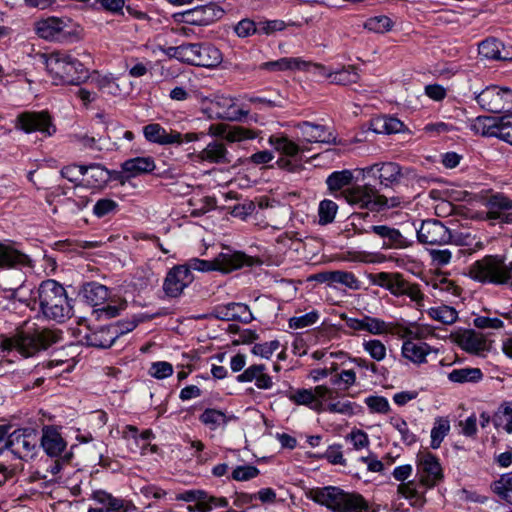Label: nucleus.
<instances>
[{
    "instance_id": "f257e3e1",
    "label": "nucleus",
    "mask_w": 512,
    "mask_h": 512,
    "mask_svg": "<svg viewBox=\"0 0 512 512\" xmlns=\"http://www.w3.org/2000/svg\"><path fill=\"white\" fill-rule=\"evenodd\" d=\"M444 481V470L439 459L431 452H421L416 458L415 479L400 483L397 493L410 501L412 506H423L425 494Z\"/></svg>"
},
{
    "instance_id": "f03ea898",
    "label": "nucleus",
    "mask_w": 512,
    "mask_h": 512,
    "mask_svg": "<svg viewBox=\"0 0 512 512\" xmlns=\"http://www.w3.org/2000/svg\"><path fill=\"white\" fill-rule=\"evenodd\" d=\"M306 496L332 512H376L360 493L348 492L337 486L312 488Z\"/></svg>"
},
{
    "instance_id": "7ed1b4c3",
    "label": "nucleus",
    "mask_w": 512,
    "mask_h": 512,
    "mask_svg": "<svg viewBox=\"0 0 512 512\" xmlns=\"http://www.w3.org/2000/svg\"><path fill=\"white\" fill-rule=\"evenodd\" d=\"M40 312L49 320L64 322L73 316V306L65 288L56 280L42 281L37 290Z\"/></svg>"
},
{
    "instance_id": "20e7f679",
    "label": "nucleus",
    "mask_w": 512,
    "mask_h": 512,
    "mask_svg": "<svg viewBox=\"0 0 512 512\" xmlns=\"http://www.w3.org/2000/svg\"><path fill=\"white\" fill-rule=\"evenodd\" d=\"M61 338L62 332L57 329H35L32 333L21 331L13 337L0 336V349L17 350L22 356L31 357L59 342Z\"/></svg>"
},
{
    "instance_id": "39448f33",
    "label": "nucleus",
    "mask_w": 512,
    "mask_h": 512,
    "mask_svg": "<svg viewBox=\"0 0 512 512\" xmlns=\"http://www.w3.org/2000/svg\"><path fill=\"white\" fill-rule=\"evenodd\" d=\"M471 279L482 284L509 285L512 287V261L505 263L499 255H486L469 267Z\"/></svg>"
},
{
    "instance_id": "423d86ee",
    "label": "nucleus",
    "mask_w": 512,
    "mask_h": 512,
    "mask_svg": "<svg viewBox=\"0 0 512 512\" xmlns=\"http://www.w3.org/2000/svg\"><path fill=\"white\" fill-rule=\"evenodd\" d=\"M47 71L61 83L79 85L88 78V71L72 55L56 51L45 55Z\"/></svg>"
},
{
    "instance_id": "0eeeda50",
    "label": "nucleus",
    "mask_w": 512,
    "mask_h": 512,
    "mask_svg": "<svg viewBox=\"0 0 512 512\" xmlns=\"http://www.w3.org/2000/svg\"><path fill=\"white\" fill-rule=\"evenodd\" d=\"M361 171L363 177L378 179L380 186L383 188L394 189L400 185L408 186L417 178L414 168L404 167L396 162L375 163Z\"/></svg>"
},
{
    "instance_id": "6e6552de",
    "label": "nucleus",
    "mask_w": 512,
    "mask_h": 512,
    "mask_svg": "<svg viewBox=\"0 0 512 512\" xmlns=\"http://www.w3.org/2000/svg\"><path fill=\"white\" fill-rule=\"evenodd\" d=\"M253 263L254 259L245 253L227 250V252L220 253L211 261L192 258L183 266L187 267L190 272L191 270H197L201 272L220 271L229 273L244 266H252Z\"/></svg>"
},
{
    "instance_id": "1a4fd4ad",
    "label": "nucleus",
    "mask_w": 512,
    "mask_h": 512,
    "mask_svg": "<svg viewBox=\"0 0 512 512\" xmlns=\"http://www.w3.org/2000/svg\"><path fill=\"white\" fill-rule=\"evenodd\" d=\"M378 194L379 190L370 184L353 185L336 195V198H343L355 209H366L371 212H379L380 206H378Z\"/></svg>"
},
{
    "instance_id": "9d476101",
    "label": "nucleus",
    "mask_w": 512,
    "mask_h": 512,
    "mask_svg": "<svg viewBox=\"0 0 512 512\" xmlns=\"http://www.w3.org/2000/svg\"><path fill=\"white\" fill-rule=\"evenodd\" d=\"M220 0H207L206 4L199 5L183 13L176 14L175 20L188 25L207 26L221 19L224 9L217 2Z\"/></svg>"
},
{
    "instance_id": "9b49d317",
    "label": "nucleus",
    "mask_w": 512,
    "mask_h": 512,
    "mask_svg": "<svg viewBox=\"0 0 512 512\" xmlns=\"http://www.w3.org/2000/svg\"><path fill=\"white\" fill-rule=\"evenodd\" d=\"M7 440L8 450L21 460L27 461L36 454L39 438L33 428L16 429L8 433Z\"/></svg>"
},
{
    "instance_id": "f8f14e48",
    "label": "nucleus",
    "mask_w": 512,
    "mask_h": 512,
    "mask_svg": "<svg viewBox=\"0 0 512 512\" xmlns=\"http://www.w3.org/2000/svg\"><path fill=\"white\" fill-rule=\"evenodd\" d=\"M476 101L482 109L492 113L509 110L512 105V90L490 86L476 95Z\"/></svg>"
},
{
    "instance_id": "ddd939ff",
    "label": "nucleus",
    "mask_w": 512,
    "mask_h": 512,
    "mask_svg": "<svg viewBox=\"0 0 512 512\" xmlns=\"http://www.w3.org/2000/svg\"><path fill=\"white\" fill-rule=\"evenodd\" d=\"M416 232L418 241L424 245L442 246L453 241L450 229L437 219L423 220Z\"/></svg>"
},
{
    "instance_id": "4468645a",
    "label": "nucleus",
    "mask_w": 512,
    "mask_h": 512,
    "mask_svg": "<svg viewBox=\"0 0 512 512\" xmlns=\"http://www.w3.org/2000/svg\"><path fill=\"white\" fill-rule=\"evenodd\" d=\"M17 127L26 133L38 131L47 136L53 135L56 131L52 118L47 111L23 112L19 114L17 116Z\"/></svg>"
},
{
    "instance_id": "2eb2a0df",
    "label": "nucleus",
    "mask_w": 512,
    "mask_h": 512,
    "mask_svg": "<svg viewBox=\"0 0 512 512\" xmlns=\"http://www.w3.org/2000/svg\"><path fill=\"white\" fill-rule=\"evenodd\" d=\"M67 22L63 18L47 17L37 20L34 23V31L37 36L47 41H64L68 38L66 31Z\"/></svg>"
},
{
    "instance_id": "dca6fc26",
    "label": "nucleus",
    "mask_w": 512,
    "mask_h": 512,
    "mask_svg": "<svg viewBox=\"0 0 512 512\" xmlns=\"http://www.w3.org/2000/svg\"><path fill=\"white\" fill-rule=\"evenodd\" d=\"M193 280V274L188 271V268L178 265L167 273L163 283V290L167 296L175 298L180 296Z\"/></svg>"
},
{
    "instance_id": "f3484780",
    "label": "nucleus",
    "mask_w": 512,
    "mask_h": 512,
    "mask_svg": "<svg viewBox=\"0 0 512 512\" xmlns=\"http://www.w3.org/2000/svg\"><path fill=\"white\" fill-rule=\"evenodd\" d=\"M487 208L486 218L502 223H512V199L503 193L489 196L484 203Z\"/></svg>"
},
{
    "instance_id": "a211bd4d",
    "label": "nucleus",
    "mask_w": 512,
    "mask_h": 512,
    "mask_svg": "<svg viewBox=\"0 0 512 512\" xmlns=\"http://www.w3.org/2000/svg\"><path fill=\"white\" fill-rule=\"evenodd\" d=\"M371 232L383 239V248L386 249H404L412 244L398 229L387 225H372L369 229L357 231L358 234Z\"/></svg>"
},
{
    "instance_id": "6ab92c4d",
    "label": "nucleus",
    "mask_w": 512,
    "mask_h": 512,
    "mask_svg": "<svg viewBox=\"0 0 512 512\" xmlns=\"http://www.w3.org/2000/svg\"><path fill=\"white\" fill-rule=\"evenodd\" d=\"M209 134L229 143L241 142L258 137L259 132L243 126L215 124L209 127Z\"/></svg>"
},
{
    "instance_id": "aec40b11",
    "label": "nucleus",
    "mask_w": 512,
    "mask_h": 512,
    "mask_svg": "<svg viewBox=\"0 0 512 512\" xmlns=\"http://www.w3.org/2000/svg\"><path fill=\"white\" fill-rule=\"evenodd\" d=\"M212 315L222 321H239L245 324L253 320V315L248 305L236 302L216 306Z\"/></svg>"
},
{
    "instance_id": "412c9836",
    "label": "nucleus",
    "mask_w": 512,
    "mask_h": 512,
    "mask_svg": "<svg viewBox=\"0 0 512 512\" xmlns=\"http://www.w3.org/2000/svg\"><path fill=\"white\" fill-rule=\"evenodd\" d=\"M319 75L330 80L331 83L337 85H350L357 83L360 79L357 69L353 65L343 66L339 70L331 71L321 64L312 65Z\"/></svg>"
},
{
    "instance_id": "4be33fe9",
    "label": "nucleus",
    "mask_w": 512,
    "mask_h": 512,
    "mask_svg": "<svg viewBox=\"0 0 512 512\" xmlns=\"http://www.w3.org/2000/svg\"><path fill=\"white\" fill-rule=\"evenodd\" d=\"M120 335L119 327L109 325L87 333L83 340L87 346L106 349L111 347Z\"/></svg>"
},
{
    "instance_id": "5701e85b",
    "label": "nucleus",
    "mask_w": 512,
    "mask_h": 512,
    "mask_svg": "<svg viewBox=\"0 0 512 512\" xmlns=\"http://www.w3.org/2000/svg\"><path fill=\"white\" fill-rule=\"evenodd\" d=\"M479 55L488 60H512V47H507L496 38H488L478 46Z\"/></svg>"
},
{
    "instance_id": "b1692460",
    "label": "nucleus",
    "mask_w": 512,
    "mask_h": 512,
    "mask_svg": "<svg viewBox=\"0 0 512 512\" xmlns=\"http://www.w3.org/2000/svg\"><path fill=\"white\" fill-rule=\"evenodd\" d=\"M147 141L160 145L181 144L182 134L177 131H166L160 124L151 123L143 127Z\"/></svg>"
},
{
    "instance_id": "393cba45",
    "label": "nucleus",
    "mask_w": 512,
    "mask_h": 512,
    "mask_svg": "<svg viewBox=\"0 0 512 512\" xmlns=\"http://www.w3.org/2000/svg\"><path fill=\"white\" fill-rule=\"evenodd\" d=\"M345 324L348 328L356 331H367L373 335H381L388 332L385 321L365 315L363 318L345 317Z\"/></svg>"
},
{
    "instance_id": "a878e982",
    "label": "nucleus",
    "mask_w": 512,
    "mask_h": 512,
    "mask_svg": "<svg viewBox=\"0 0 512 512\" xmlns=\"http://www.w3.org/2000/svg\"><path fill=\"white\" fill-rule=\"evenodd\" d=\"M66 441L61 436L58 429L54 426L43 428L41 437V446L50 457H58L66 448Z\"/></svg>"
},
{
    "instance_id": "bb28decb",
    "label": "nucleus",
    "mask_w": 512,
    "mask_h": 512,
    "mask_svg": "<svg viewBox=\"0 0 512 512\" xmlns=\"http://www.w3.org/2000/svg\"><path fill=\"white\" fill-rule=\"evenodd\" d=\"M265 371V365L254 364L246 368L243 373L239 374L236 380L241 383L255 381V385L258 389L268 390L272 388L273 381L271 376Z\"/></svg>"
},
{
    "instance_id": "cd10ccee",
    "label": "nucleus",
    "mask_w": 512,
    "mask_h": 512,
    "mask_svg": "<svg viewBox=\"0 0 512 512\" xmlns=\"http://www.w3.org/2000/svg\"><path fill=\"white\" fill-rule=\"evenodd\" d=\"M85 178L86 186L90 188H101L105 186L112 177V172L102 164L92 163L81 165Z\"/></svg>"
},
{
    "instance_id": "c85d7f7f",
    "label": "nucleus",
    "mask_w": 512,
    "mask_h": 512,
    "mask_svg": "<svg viewBox=\"0 0 512 512\" xmlns=\"http://www.w3.org/2000/svg\"><path fill=\"white\" fill-rule=\"evenodd\" d=\"M504 115L499 117L479 116L472 123V129L483 136L502 139Z\"/></svg>"
},
{
    "instance_id": "c756f323",
    "label": "nucleus",
    "mask_w": 512,
    "mask_h": 512,
    "mask_svg": "<svg viewBox=\"0 0 512 512\" xmlns=\"http://www.w3.org/2000/svg\"><path fill=\"white\" fill-rule=\"evenodd\" d=\"M198 157L202 161L215 164H229L232 161L225 144L218 140L210 142L199 152Z\"/></svg>"
},
{
    "instance_id": "7c9ffc66",
    "label": "nucleus",
    "mask_w": 512,
    "mask_h": 512,
    "mask_svg": "<svg viewBox=\"0 0 512 512\" xmlns=\"http://www.w3.org/2000/svg\"><path fill=\"white\" fill-rule=\"evenodd\" d=\"M304 139L310 143H332L335 137L324 125L304 121L298 125Z\"/></svg>"
},
{
    "instance_id": "2f4dec72",
    "label": "nucleus",
    "mask_w": 512,
    "mask_h": 512,
    "mask_svg": "<svg viewBox=\"0 0 512 512\" xmlns=\"http://www.w3.org/2000/svg\"><path fill=\"white\" fill-rule=\"evenodd\" d=\"M81 292L87 303L94 307L102 306L110 299L109 289L98 282L85 283Z\"/></svg>"
},
{
    "instance_id": "473e14b6",
    "label": "nucleus",
    "mask_w": 512,
    "mask_h": 512,
    "mask_svg": "<svg viewBox=\"0 0 512 512\" xmlns=\"http://www.w3.org/2000/svg\"><path fill=\"white\" fill-rule=\"evenodd\" d=\"M156 165L152 157H135L124 161L121 165L122 172L128 177H136L141 174L150 173Z\"/></svg>"
},
{
    "instance_id": "72a5a7b5",
    "label": "nucleus",
    "mask_w": 512,
    "mask_h": 512,
    "mask_svg": "<svg viewBox=\"0 0 512 512\" xmlns=\"http://www.w3.org/2000/svg\"><path fill=\"white\" fill-rule=\"evenodd\" d=\"M457 342L465 351L470 353H479L487 347L485 337L472 329L460 333Z\"/></svg>"
},
{
    "instance_id": "f704fd0d",
    "label": "nucleus",
    "mask_w": 512,
    "mask_h": 512,
    "mask_svg": "<svg viewBox=\"0 0 512 512\" xmlns=\"http://www.w3.org/2000/svg\"><path fill=\"white\" fill-rule=\"evenodd\" d=\"M221 51L212 44H199L195 66L212 68L222 62Z\"/></svg>"
},
{
    "instance_id": "c9c22d12",
    "label": "nucleus",
    "mask_w": 512,
    "mask_h": 512,
    "mask_svg": "<svg viewBox=\"0 0 512 512\" xmlns=\"http://www.w3.org/2000/svg\"><path fill=\"white\" fill-rule=\"evenodd\" d=\"M30 259L20 251L0 244V268H10L16 266H28Z\"/></svg>"
},
{
    "instance_id": "e433bc0d",
    "label": "nucleus",
    "mask_w": 512,
    "mask_h": 512,
    "mask_svg": "<svg viewBox=\"0 0 512 512\" xmlns=\"http://www.w3.org/2000/svg\"><path fill=\"white\" fill-rule=\"evenodd\" d=\"M285 396L296 405H304L317 412L322 411L323 404L320 400L315 399L312 389H296L285 393Z\"/></svg>"
},
{
    "instance_id": "4c0bfd02",
    "label": "nucleus",
    "mask_w": 512,
    "mask_h": 512,
    "mask_svg": "<svg viewBox=\"0 0 512 512\" xmlns=\"http://www.w3.org/2000/svg\"><path fill=\"white\" fill-rule=\"evenodd\" d=\"M492 423L497 430L512 433V401L503 402L492 416Z\"/></svg>"
},
{
    "instance_id": "58836bf2",
    "label": "nucleus",
    "mask_w": 512,
    "mask_h": 512,
    "mask_svg": "<svg viewBox=\"0 0 512 512\" xmlns=\"http://www.w3.org/2000/svg\"><path fill=\"white\" fill-rule=\"evenodd\" d=\"M199 44H182L179 46H171L165 50L166 55L176 58L181 62L191 65L196 64L197 51Z\"/></svg>"
},
{
    "instance_id": "ea45409f",
    "label": "nucleus",
    "mask_w": 512,
    "mask_h": 512,
    "mask_svg": "<svg viewBox=\"0 0 512 512\" xmlns=\"http://www.w3.org/2000/svg\"><path fill=\"white\" fill-rule=\"evenodd\" d=\"M354 176L351 170H341L331 173L327 179L326 184L330 192H342L346 188L351 187Z\"/></svg>"
},
{
    "instance_id": "a19ab883",
    "label": "nucleus",
    "mask_w": 512,
    "mask_h": 512,
    "mask_svg": "<svg viewBox=\"0 0 512 512\" xmlns=\"http://www.w3.org/2000/svg\"><path fill=\"white\" fill-rule=\"evenodd\" d=\"M429 353V346L423 342L407 340L403 343L402 354L414 363H423Z\"/></svg>"
},
{
    "instance_id": "79ce46f5",
    "label": "nucleus",
    "mask_w": 512,
    "mask_h": 512,
    "mask_svg": "<svg viewBox=\"0 0 512 512\" xmlns=\"http://www.w3.org/2000/svg\"><path fill=\"white\" fill-rule=\"evenodd\" d=\"M447 377L453 383H477L483 378V373L479 368L464 367L453 369Z\"/></svg>"
},
{
    "instance_id": "37998d69",
    "label": "nucleus",
    "mask_w": 512,
    "mask_h": 512,
    "mask_svg": "<svg viewBox=\"0 0 512 512\" xmlns=\"http://www.w3.org/2000/svg\"><path fill=\"white\" fill-rule=\"evenodd\" d=\"M216 105L226 107L227 110L219 113V118L229 121H241L249 113L248 110L238 109L232 99L221 97L216 101Z\"/></svg>"
},
{
    "instance_id": "c03bdc74",
    "label": "nucleus",
    "mask_w": 512,
    "mask_h": 512,
    "mask_svg": "<svg viewBox=\"0 0 512 512\" xmlns=\"http://www.w3.org/2000/svg\"><path fill=\"white\" fill-rule=\"evenodd\" d=\"M310 64L300 58H281L263 64V68L271 71H284L290 69H305Z\"/></svg>"
},
{
    "instance_id": "a18cd8bd",
    "label": "nucleus",
    "mask_w": 512,
    "mask_h": 512,
    "mask_svg": "<svg viewBox=\"0 0 512 512\" xmlns=\"http://www.w3.org/2000/svg\"><path fill=\"white\" fill-rule=\"evenodd\" d=\"M268 142L276 151L289 157L296 156L300 151V147L285 136L271 135Z\"/></svg>"
},
{
    "instance_id": "49530a36",
    "label": "nucleus",
    "mask_w": 512,
    "mask_h": 512,
    "mask_svg": "<svg viewBox=\"0 0 512 512\" xmlns=\"http://www.w3.org/2000/svg\"><path fill=\"white\" fill-rule=\"evenodd\" d=\"M404 124L397 118L384 116L373 121V131L376 133H398L402 131Z\"/></svg>"
},
{
    "instance_id": "de8ad7c7",
    "label": "nucleus",
    "mask_w": 512,
    "mask_h": 512,
    "mask_svg": "<svg viewBox=\"0 0 512 512\" xmlns=\"http://www.w3.org/2000/svg\"><path fill=\"white\" fill-rule=\"evenodd\" d=\"M449 431L450 421L444 417L436 418L431 430V448L438 449Z\"/></svg>"
},
{
    "instance_id": "09e8293b",
    "label": "nucleus",
    "mask_w": 512,
    "mask_h": 512,
    "mask_svg": "<svg viewBox=\"0 0 512 512\" xmlns=\"http://www.w3.org/2000/svg\"><path fill=\"white\" fill-rule=\"evenodd\" d=\"M91 81L99 90L103 91L104 93L113 96L120 94L121 90L119 85L116 83L115 78H113L111 75H100L99 73L94 72L91 76Z\"/></svg>"
},
{
    "instance_id": "8fccbe9b",
    "label": "nucleus",
    "mask_w": 512,
    "mask_h": 512,
    "mask_svg": "<svg viewBox=\"0 0 512 512\" xmlns=\"http://www.w3.org/2000/svg\"><path fill=\"white\" fill-rule=\"evenodd\" d=\"M337 284L342 285L351 290L360 289V281L357 279L354 273L349 271H332V287H336Z\"/></svg>"
},
{
    "instance_id": "3c124183",
    "label": "nucleus",
    "mask_w": 512,
    "mask_h": 512,
    "mask_svg": "<svg viewBox=\"0 0 512 512\" xmlns=\"http://www.w3.org/2000/svg\"><path fill=\"white\" fill-rule=\"evenodd\" d=\"M428 314L432 319L443 324H453L458 318L457 311L447 305L430 308Z\"/></svg>"
},
{
    "instance_id": "603ef678",
    "label": "nucleus",
    "mask_w": 512,
    "mask_h": 512,
    "mask_svg": "<svg viewBox=\"0 0 512 512\" xmlns=\"http://www.w3.org/2000/svg\"><path fill=\"white\" fill-rule=\"evenodd\" d=\"M200 421L211 430L227 423L228 419L224 412L217 409H206L199 417Z\"/></svg>"
},
{
    "instance_id": "864d4df0",
    "label": "nucleus",
    "mask_w": 512,
    "mask_h": 512,
    "mask_svg": "<svg viewBox=\"0 0 512 512\" xmlns=\"http://www.w3.org/2000/svg\"><path fill=\"white\" fill-rule=\"evenodd\" d=\"M118 210V202L110 198H101L97 200L93 206V214L97 218L113 216L118 212Z\"/></svg>"
},
{
    "instance_id": "5fc2aeb1",
    "label": "nucleus",
    "mask_w": 512,
    "mask_h": 512,
    "mask_svg": "<svg viewBox=\"0 0 512 512\" xmlns=\"http://www.w3.org/2000/svg\"><path fill=\"white\" fill-rule=\"evenodd\" d=\"M338 211V205L330 200L324 199L319 203L318 207V223L320 225H328L332 223Z\"/></svg>"
},
{
    "instance_id": "6e6d98bb",
    "label": "nucleus",
    "mask_w": 512,
    "mask_h": 512,
    "mask_svg": "<svg viewBox=\"0 0 512 512\" xmlns=\"http://www.w3.org/2000/svg\"><path fill=\"white\" fill-rule=\"evenodd\" d=\"M390 424L399 432L404 444L411 446L417 442V436L410 431L407 422L400 417H391Z\"/></svg>"
},
{
    "instance_id": "4d7b16f0",
    "label": "nucleus",
    "mask_w": 512,
    "mask_h": 512,
    "mask_svg": "<svg viewBox=\"0 0 512 512\" xmlns=\"http://www.w3.org/2000/svg\"><path fill=\"white\" fill-rule=\"evenodd\" d=\"M393 26L392 20L384 15L371 17L366 20L364 23V28L375 32V33H385L391 30Z\"/></svg>"
},
{
    "instance_id": "13d9d810",
    "label": "nucleus",
    "mask_w": 512,
    "mask_h": 512,
    "mask_svg": "<svg viewBox=\"0 0 512 512\" xmlns=\"http://www.w3.org/2000/svg\"><path fill=\"white\" fill-rule=\"evenodd\" d=\"M319 319L317 311H311L301 316H295L289 319V327L292 329H302L314 325Z\"/></svg>"
},
{
    "instance_id": "bf43d9fd",
    "label": "nucleus",
    "mask_w": 512,
    "mask_h": 512,
    "mask_svg": "<svg viewBox=\"0 0 512 512\" xmlns=\"http://www.w3.org/2000/svg\"><path fill=\"white\" fill-rule=\"evenodd\" d=\"M364 350L376 361H382L386 357L385 345L377 339L365 341Z\"/></svg>"
},
{
    "instance_id": "052dcab7",
    "label": "nucleus",
    "mask_w": 512,
    "mask_h": 512,
    "mask_svg": "<svg viewBox=\"0 0 512 512\" xmlns=\"http://www.w3.org/2000/svg\"><path fill=\"white\" fill-rule=\"evenodd\" d=\"M258 22L250 18L240 20L234 27V32L240 38H246L257 34Z\"/></svg>"
},
{
    "instance_id": "680f3d73",
    "label": "nucleus",
    "mask_w": 512,
    "mask_h": 512,
    "mask_svg": "<svg viewBox=\"0 0 512 512\" xmlns=\"http://www.w3.org/2000/svg\"><path fill=\"white\" fill-rule=\"evenodd\" d=\"M259 475V469L253 465H240L232 471V479L248 481Z\"/></svg>"
},
{
    "instance_id": "e2e57ef3",
    "label": "nucleus",
    "mask_w": 512,
    "mask_h": 512,
    "mask_svg": "<svg viewBox=\"0 0 512 512\" xmlns=\"http://www.w3.org/2000/svg\"><path fill=\"white\" fill-rule=\"evenodd\" d=\"M365 403L374 413L387 414L390 411L388 400L382 396H369L365 399Z\"/></svg>"
},
{
    "instance_id": "0e129e2a",
    "label": "nucleus",
    "mask_w": 512,
    "mask_h": 512,
    "mask_svg": "<svg viewBox=\"0 0 512 512\" xmlns=\"http://www.w3.org/2000/svg\"><path fill=\"white\" fill-rule=\"evenodd\" d=\"M286 24L282 20H261L258 21L257 34L271 35L274 32L282 31Z\"/></svg>"
},
{
    "instance_id": "69168bd1",
    "label": "nucleus",
    "mask_w": 512,
    "mask_h": 512,
    "mask_svg": "<svg viewBox=\"0 0 512 512\" xmlns=\"http://www.w3.org/2000/svg\"><path fill=\"white\" fill-rule=\"evenodd\" d=\"M149 374L157 379H164L173 374V366L166 361L153 362Z\"/></svg>"
},
{
    "instance_id": "338daca9",
    "label": "nucleus",
    "mask_w": 512,
    "mask_h": 512,
    "mask_svg": "<svg viewBox=\"0 0 512 512\" xmlns=\"http://www.w3.org/2000/svg\"><path fill=\"white\" fill-rule=\"evenodd\" d=\"M210 495L205 491L196 490L195 505L189 506L188 510L191 512H208L212 509V505L209 504Z\"/></svg>"
},
{
    "instance_id": "774afa93",
    "label": "nucleus",
    "mask_w": 512,
    "mask_h": 512,
    "mask_svg": "<svg viewBox=\"0 0 512 512\" xmlns=\"http://www.w3.org/2000/svg\"><path fill=\"white\" fill-rule=\"evenodd\" d=\"M109 500L111 501L110 507L104 509L105 512H130L136 509L134 505L123 499L112 496V499Z\"/></svg>"
}]
</instances>
